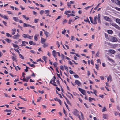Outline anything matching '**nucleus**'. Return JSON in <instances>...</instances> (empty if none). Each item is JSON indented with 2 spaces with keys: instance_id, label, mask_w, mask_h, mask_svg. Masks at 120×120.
Here are the masks:
<instances>
[{
  "instance_id": "f257e3e1",
  "label": "nucleus",
  "mask_w": 120,
  "mask_h": 120,
  "mask_svg": "<svg viewBox=\"0 0 120 120\" xmlns=\"http://www.w3.org/2000/svg\"><path fill=\"white\" fill-rule=\"evenodd\" d=\"M56 79V77L55 76L53 77V78L50 81V83L52 84L54 86H57V85L55 84L56 83L55 82V80Z\"/></svg>"
},
{
  "instance_id": "f03ea898",
  "label": "nucleus",
  "mask_w": 120,
  "mask_h": 120,
  "mask_svg": "<svg viewBox=\"0 0 120 120\" xmlns=\"http://www.w3.org/2000/svg\"><path fill=\"white\" fill-rule=\"evenodd\" d=\"M78 89L82 94L85 95H86V93L84 90L79 88H78Z\"/></svg>"
},
{
  "instance_id": "7ed1b4c3",
  "label": "nucleus",
  "mask_w": 120,
  "mask_h": 120,
  "mask_svg": "<svg viewBox=\"0 0 120 120\" xmlns=\"http://www.w3.org/2000/svg\"><path fill=\"white\" fill-rule=\"evenodd\" d=\"M118 41L117 39L116 38L112 37L110 38V41L113 42H116Z\"/></svg>"
},
{
  "instance_id": "20e7f679",
  "label": "nucleus",
  "mask_w": 120,
  "mask_h": 120,
  "mask_svg": "<svg viewBox=\"0 0 120 120\" xmlns=\"http://www.w3.org/2000/svg\"><path fill=\"white\" fill-rule=\"evenodd\" d=\"M111 25L117 29L120 30V27L116 24L114 23H112L111 24Z\"/></svg>"
},
{
  "instance_id": "39448f33",
  "label": "nucleus",
  "mask_w": 120,
  "mask_h": 120,
  "mask_svg": "<svg viewBox=\"0 0 120 120\" xmlns=\"http://www.w3.org/2000/svg\"><path fill=\"white\" fill-rule=\"evenodd\" d=\"M20 35L17 34V35H15L12 37V38L14 39H16L19 38V37H20Z\"/></svg>"
},
{
  "instance_id": "423d86ee",
  "label": "nucleus",
  "mask_w": 120,
  "mask_h": 120,
  "mask_svg": "<svg viewBox=\"0 0 120 120\" xmlns=\"http://www.w3.org/2000/svg\"><path fill=\"white\" fill-rule=\"evenodd\" d=\"M75 84H77L78 86H79L81 85V83L78 80H76L75 83Z\"/></svg>"
},
{
  "instance_id": "0eeeda50",
  "label": "nucleus",
  "mask_w": 120,
  "mask_h": 120,
  "mask_svg": "<svg viewBox=\"0 0 120 120\" xmlns=\"http://www.w3.org/2000/svg\"><path fill=\"white\" fill-rule=\"evenodd\" d=\"M54 100L56 101H58L59 102L60 104V105H61V104L62 103L60 99H58L57 98H54Z\"/></svg>"
},
{
  "instance_id": "6e6552de",
  "label": "nucleus",
  "mask_w": 120,
  "mask_h": 120,
  "mask_svg": "<svg viewBox=\"0 0 120 120\" xmlns=\"http://www.w3.org/2000/svg\"><path fill=\"white\" fill-rule=\"evenodd\" d=\"M109 52L111 53L114 54L116 52L113 49H110L108 51Z\"/></svg>"
},
{
  "instance_id": "1a4fd4ad",
  "label": "nucleus",
  "mask_w": 120,
  "mask_h": 120,
  "mask_svg": "<svg viewBox=\"0 0 120 120\" xmlns=\"http://www.w3.org/2000/svg\"><path fill=\"white\" fill-rule=\"evenodd\" d=\"M45 14H46V15L47 16H49L50 17L51 15H49V10H46L45 11Z\"/></svg>"
},
{
  "instance_id": "9d476101",
  "label": "nucleus",
  "mask_w": 120,
  "mask_h": 120,
  "mask_svg": "<svg viewBox=\"0 0 120 120\" xmlns=\"http://www.w3.org/2000/svg\"><path fill=\"white\" fill-rule=\"evenodd\" d=\"M97 19V17L96 16L94 17V20L93 21H92V23L93 24H96L97 23V22L96 21V19Z\"/></svg>"
},
{
  "instance_id": "9b49d317",
  "label": "nucleus",
  "mask_w": 120,
  "mask_h": 120,
  "mask_svg": "<svg viewBox=\"0 0 120 120\" xmlns=\"http://www.w3.org/2000/svg\"><path fill=\"white\" fill-rule=\"evenodd\" d=\"M78 111L76 109H75L73 111V114L75 115L78 114Z\"/></svg>"
},
{
  "instance_id": "f8f14e48",
  "label": "nucleus",
  "mask_w": 120,
  "mask_h": 120,
  "mask_svg": "<svg viewBox=\"0 0 120 120\" xmlns=\"http://www.w3.org/2000/svg\"><path fill=\"white\" fill-rule=\"evenodd\" d=\"M107 80H108V82H109V80L110 81H112V78L111 77V76L110 75L109 76H108L107 78Z\"/></svg>"
},
{
  "instance_id": "ddd939ff",
  "label": "nucleus",
  "mask_w": 120,
  "mask_h": 120,
  "mask_svg": "<svg viewBox=\"0 0 120 120\" xmlns=\"http://www.w3.org/2000/svg\"><path fill=\"white\" fill-rule=\"evenodd\" d=\"M23 26L24 27H26L28 26L31 27V25L28 24H27L25 23H23Z\"/></svg>"
},
{
  "instance_id": "4468645a",
  "label": "nucleus",
  "mask_w": 120,
  "mask_h": 120,
  "mask_svg": "<svg viewBox=\"0 0 120 120\" xmlns=\"http://www.w3.org/2000/svg\"><path fill=\"white\" fill-rule=\"evenodd\" d=\"M13 19L15 21L18 22L19 20V19L18 17H13Z\"/></svg>"
},
{
  "instance_id": "2eb2a0df",
  "label": "nucleus",
  "mask_w": 120,
  "mask_h": 120,
  "mask_svg": "<svg viewBox=\"0 0 120 120\" xmlns=\"http://www.w3.org/2000/svg\"><path fill=\"white\" fill-rule=\"evenodd\" d=\"M52 54L54 57H56V51L55 50H53L52 52Z\"/></svg>"
},
{
  "instance_id": "dca6fc26",
  "label": "nucleus",
  "mask_w": 120,
  "mask_h": 120,
  "mask_svg": "<svg viewBox=\"0 0 120 120\" xmlns=\"http://www.w3.org/2000/svg\"><path fill=\"white\" fill-rule=\"evenodd\" d=\"M42 44H43V46L44 47H46L48 46L47 43H46L44 42H42Z\"/></svg>"
},
{
  "instance_id": "f3484780",
  "label": "nucleus",
  "mask_w": 120,
  "mask_h": 120,
  "mask_svg": "<svg viewBox=\"0 0 120 120\" xmlns=\"http://www.w3.org/2000/svg\"><path fill=\"white\" fill-rule=\"evenodd\" d=\"M115 3L117 5L120 6V1L119 0H117Z\"/></svg>"
},
{
  "instance_id": "a211bd4d",
  "label": "nucleus",
  "mask_w": 120,
  "mask_h": 120,
  "mask_svg": "<svg viewBox=\"0 0 120 120\" xmlns=\"http://www.w3.org/2000/svg\"><path fill=\"white\" fill-rule=\"evenodd\" d=\"M115 57L116 58L120 59V53L118 54L117 55H116Z\"/></svg>"
},
{
  "instance_id": "6ab92c4d",
  "label": "nucleus",
  "mask_w": 120,
  "mask_h": 120,
  "mask_svg": "<svg viewBox=\"0 0 120 120\" xmlns=\"http://www.w3.org/2000/svg\"><path fill=\"white\" fill-rule=\"evenodd\" d=\"M116 22L118 24H120V19L117 18V19L116 20Z\"/></svg>"
},
{
  "instance_id": "aec40b11",
  "label": "nucleus",
  "mask_w": 120,
  "mask_h": 120,
  "mask_svg": "<svg viewBox=\"0 0 120 120\" xmlns=\"http://www.w3.org/2000/svg\"><path fill=\"white\" fill-rule=\"evenodd\" d=\"M107 32L109 34H112L113 32L111 30H108Z\"/></svg>"
},
{
  "instance_id": "412c9836",
  "label": "nucleus",
  "mask_w": 120,
  "mask_h": 120,
  "mask_svg": "<svg viewBox=\"0 0 120 120\" xmlns=\"http://www.w3.org/2000/svg\"><path fill=\"white\" fill-rule=\"evenodd\" d=\"M104 18L106 21H109L110 19V18L109 17L107 16L105 17H104Z\"/></svg>"
},
{
  "instance_id": "4be33fe9",
  "label": "nucleus",
  "mask_w": 120,
  "mask_h": 120,
  "mask_svg": "<svg viewBox=\"0 0 120 120\" xmlns=\"http://www.w3.org/2000/svg\"><path fill=\"white\" fill-rule=\"evenodd\" d=\"M5 40L7 42L9 43H10L11 41V40H10L6 38Z\"/></svg>"
},
{
  "instance_id": "5701e85b",
  "label": "nucleus",
  "mask_w": 120,
  "mask_h": 120,
  "mask_svg": "<svg viewBox=\"0 0 120 120\" xmlns=\"http://www.w3.org/2000/svg\"><path fill=\"white\" fill-rule=\"evenodd\" d=\"M38 35L37 34L35 35L34 37V39L35 40L37 41L38 40V38H37V37L38 36Z\"/></svg>"
},
{
  "instance_id": "b1692460",
  "label": "nucleus",
  "mask_w": 120,
  "mask_h": 120,
  "mask_svg": "<svg viewBox=\"0 0 120 120\" xmlns=\"http://www.w3.org/2000/svg\"><path fill=\"white\" fill-rule=\"evenodd\" d=\"M107 58L110 61H112V62H113L114 61L112 59L110 58L108 56L107 57Z\"/></svg>"
},
{
  "instance_id": "393cba45",
  "label": "nucleus",
  "mask_w": 120,
  "mask_h": 120,
  "mask_svg": "<svg viewBox=\"0 0 120 120\" xmlns=\"http://www.w3.org/2000/svg\"><path fill=\"white\" fill-rule=\"evenodd\" d=\"M44 33L46 35V37H48V35L49 34V33L48 32L45 31H44Z\"/></svg>"
},
{
  "instance_id": "a878e982",
  "label": "nucleus",
  "mask_w": 120,
  "mask_h": 120,
  "mask_svg": "<svg viewBox=\"0 0 120 120\" xmlns=\"http://www.w3.org/2000/svg\"><path fill=\"white\" fill-rule=\"evenodd\" d=\"M19 55L20 58L23 59H24V57L22 55L20 54H19Z\"/></svg>"
},
{
  "instance_id": "bb28decb",
  "label": "nucleus",
  "mask_w": 120,
  "mask_h": 120,
  "mask_svg": "<svg viewBox=\"0 0 120 120\" xmlns=\"http://www.w3.org/2000/svg\"><path fill=\"white\" fill-rule=\"evenodd\" d=\"M22 80L24 81L27 82L28 81V80L27 78H23L22 79Z\"/></svg>"
},
{
  "instance_id": "cd10ccee",
  "label": "nucleus",
  "mask_w": 120,
  "mask_h": 120,
  "mask_svg": "<svg viewBox=\"0 0 120 120\" xmlns=\"http://www.w3.org/2000/svg\"><path fill=\"white\" fill-rule=\"evenodd\" d=\"M87 19H84V21L85 22H88L89 23H90V22L89 21V19L88 18H87Z\"/></svg>"
},
{
  "instance_id": "c85d7f7f",
  "label": "nucleus",
  "mask_w": 120,
  "mask_h": 120,
  "mask_svg": "<svg viewBox=\"0 0 120 120\" xmlns=\"http://www.w3.org/2000/svg\"><path fill=\"white\" fill-rule=\"evenodd\" d=\"M53 64L54 66L56 67V68L57 67V63L56 62H55Z\"/></svg>"
},
{
  "instance_id": "c756f323",
  "label": "nucleus",
  "mask_w": 120,
  "mask_h": 120,
  "mask_svg": "<svg viewBox=\"0 0 120 120\" xmlns=\"http://www.w3.org/2000/svg\"><path fill=\"white\" fill-rule=\"evenodd\" d=\"M103 117L104 119H107V115L106 114H103Z\"/></svg>"
},
{
  "instance_id": "7c9ffc66",
  "label": "nucleus",
  "mask_w": 120,
  "mask_h": 120,
  "mask_svg": "<svg viewBox=\"0 0 120 120\" xmlns=\"http://www.w3.org/2000/svg\"><path fill=\"white\" fill-rule=\"evenodd\" d=\"M6 36L8 37H12L11 35L8 33H6Z\"/></svg>"
},
{
  "instance_id": "2f4dec72",
  "label": "nucleus",
  "mask_w": 120,
  "mask_h": 120,
  "mask_svg": "<svg viewBox=\"0 0 120 120\" xmlns=\"http://www.w3.org/2000/svg\"><path fill=\"white\" fill-rule=\"evenodd\" d=\"M12 110H8V109H6V110H5L4 111L5 112H11V111Z\"/></svg>"
},
{
  "instance_id": "473e14b6",
  "label": "nucleus",
  "mask_w": 120,
  "mask_h": 120,
  "mask_svg": "<svg viewBox=\"0 0 120 120\" xmlns=\"http://www.w3.org/2000/svg\"><path fill=\"white\" fill-rule=\"evenodd\" d=\"M22 16L23 18H25L27 20H28L29 19L28 17H26L25 15H23Z\"/></svg>"
},
{
  "instance_id": "72a5a7b5",
  "label": "nucleus",
  "mask_w": 120,
  "mask_h": 120,
  "mask_svg": "<svg viewBox=\"0 0 120 120\" xmlns=\"http://www.w3.org/2000/svg\"><path fill=\"white\" fill-rule=\"evenodd\" d=\"M27 34H25L23 35V37L25 38H27Z\"/></svg>"
},
{
  "instance_id": "f704fd0d",
  "label": "nucleus",
  "mask_w": 120,
  "mask_h": 120,
  "mask_svg": "<svg viewBox=\"0 0 120 120\" xmlns=\"http://www.w3.org/2000/svg\"><path fill=\"white\" fill-rule=\"evenodd\" d=\"M39 20V19H34V23H38Z\"/></svg>"
},
{
  "instance_id": "c9c22d12",
  "label": "nucleus",
  "mask_w": 120,
  "mask_h": 120,
  "mask_svg": "<svg viewBox=\"0 0 120 120\" xmlns=\"http://www.w3.org/2000/svg\"><path fill=\"white\" fill-rule=\"evenodd\" d=\"M64 66L62 65H61L60 67V68L62 70H64Z\"/></svg>"
},
{
  "instance_id": "e433bc0d",
  "label": "nucleus",
  "mask_w": 120,
  "mask_h": 120,
  "mask_svg": "<svg viewBox=\"0 0 120 120\" xmlns=\"http://www.w3.org/2000/svg\"><path fill=\"white\" fill-rule=\"evenodd\" d=\"M114 8L116 10L120 11V8L117 7H115Z\"/></svg>"
},
{
  "instance_id": "4c0bfd02",
  "label": "nucleus",
  "mask_w": 120,
  "mask_h": 120,
  "mask_svg": "<svg viewBox=\"0 0 120 120\" xmlns=\"http://www.w3.org/2000/svg\"><path fill=\"white\" fill-rule=\"evenodd\" d=\"M73 19H70L69 20L68 24H70L71 22H72Z\"/></svg>"
},
{
  "instance_id": "58836bf2",
  "label": "nucleus",
  "mask_w": 120,
  "mask_h": 120,
  "mask_svg": "<svg viewBox=\"0 0 120 120\" xmlns=\"http://www.w3.org/2000/svg\"><path fill=\"white\" fill-rule=\"evenodd\" d=\"M44 12V11L43 10H41L40 11V13L41 15H42V14Z\"/></svg>"
},
{
  "instance_id": "ea45409f",
  "label": "nucleus",
  "mask_w": 120,
  "mask_h": 120,
  "mask_svg": "<svg viewBox=\"0 0 120 120\" xmlns=\"http://www.w3.org/2000/svg\"><path fill=\"white\" fill-rule=\"evenodd\" d=\"M93 90L94 91V93L97 96V95L96 94V93H97V91L94 89H93Z\"/></svg>"
},
{
  "instance_id": "a19ab883",
  "label": "nucleus",
  "mask_w": 120,
  "mask_h": 120,
  "mask_svg": "<svg viewBox=\"0 0 120 120\" xmlns=\"http://www.w3.org/2000/svg\"><path fill=\"white\" fill-rule=\"evenodd\" d=\"M101 4V3H99L98 4V5L97 6H96L94 9V10H96L97 8H98V6L100 5V4Z\"/></svg>"
},
{
  "instance_id": "79ce46f5",
  "label": "nucleus",
  "mask_w": 120,
  "mask_h": 120,
  "mask_svg": "<svg viewBox=\"0 0 120 120\" xmlns=\"http://www.w3.org/2000/svg\"><path fill=\"white\" fill-rule=\"evenodd\" d=\"M63 23L64 24V23H66L67 22V20L66 19H64L63 20Z\"/></svg>"
},
{
  "instance_id": "37998d69",
  "label": "nucleus",
  "mask_w": 120,
  "mask_h": 120,
  "mask_svg": "<svg viewBox=\"0 0 120 120\" xmlns=\"http://www.w3.org/2000/svg\"><path fill=\"white\" fill-rule=\"evenodd\" d=\"M66 31V30L65 29H64L63 31L62 32V33L64 34H65V33Z\"/></svg>"
},
{
  "instance_id": "c03bdc74",
  "label": "nucleus",
  "mask_w": 120,
  "mask_h": 120,
  "mask_svg": "<svg viewBox=\"0 0 120 120\" xmlns=\"http://www.w3.org/2000/svg\"><path fill=\"white\" fill-rule=\"evenodd\" d=\"M12 59L13 60V61H16V59L14 57L12 56Z\"/></svg>"
},
{
  "instance_id": "a18cd8bd",
  "label": "nucleus",
  "mask_w": 120,
  "mask_h": 120,
  "mask_svg": "<svg viewBox=\"0 0 120 120\" xmlns=\"http://www.w3.org/2000/svg\"><path fill=\"white\" fill-rule=\"evenodd\" d=\"M99 52L98 51L96 53L95 56L96 57L97 56V57H99Z\"/></svg>"
},
{
  "instance_id": "49530a36",
  "label": "nucleus",
  "mask_w": 120,
  "mask_h": 120,
  "mask_svg": "<svg viewBox=\"0 0 120 120\" xmlns=\"http://www.w3.org/2000/svg\"><path fill=\"white\" fill-rule=\"evenodd\" d=\"M13 46L15 48H16L18 47L17 45L16 44H13Z\"/></svg>"
},
{
  "instance_id": "de8ad7c7",
  "label": "nucleus",
  "mask_w": 120,
  "mask_h": 120,
  "mask_svg": "<svg viewBox=\"0 0 120 120\" xmlns=\"http://www.w3.org/2000/svg\"><path fill=\"white\" fill-rule=\"evenodd\" d=\"M45 40L44 38L41 39V42L42 43V42H44L45 41Z\"/></svg>"
},
{
  "instance_id": "09e8293b",
  "label": "nucleus",
  "mask_w": 120,
  "mask_h": 120,
  "mask_svg": "<svg viewBox=\"0 0 120 120\" xmlns=\"http://www.w3.org/2000/svg\"><path fill=\"white\" fill-rule=\"evenodd\" d=\"M47 58L45 56H43V57L42 59L46 62L45 60Z\"/></svg>"
},
{
  "instance_id": "8fccbe9b",
  "label": "nucleus",
  "mask_w": 120,
  "mask_h": 120,
  "mask_svg": "<svg viewBox=\"0 0 120 120\" xmlns=\"http://www.w3.org/2000/svg\"><path fill=\"white\" fill-rule=\"evenodd\" d=\"M92 6H89L86 7L85 8V9L86 10H87L88 8H90Z\"/></svg>"
},
{
  "instance_id": "3c124183",
  "label": "nucleus",
  "mask_w": 120,
  "mask_h": 120,
  "mask_svg": "<svg viewBox=\"0 0 120 120\" xmlns=\"http://www.w3.org/2000/svg\"><path fill=\"white\" fill-rule=\"evenodd\" d=\"M14 49L15 50L16 52H17L19 54L20 52L19 51L18 49Z\"/></svg>"
},
{
  "instance_id": "603ef678",
  "label": "nucleus",
  "mask_w": 120,
  "mask_h": 120,
  "mask_svg": "<svg viewBox=\"0 0 120 120\" xmlns=\"http://www.w3.org/2000/svg\"><path fill=\"white\" fill-rule=\"evenodd\" d=\"M29 44L30 45H32L33 44V41H30L29 42Z\"/></svg>"
},
{
  "instance_id": "864d4df0",
  "label": "nucleus",
  "mask_w": 120,
  "mask_h": 120,
  "mask_svg": "<svg viewBox=\"0 0 120 120\" xmlns=\"http://www.w3.org/2000/svg\"><path fill=\"white\" fill-rule=\"evenodd\" d=\"M6 11L8 12L9 14H12V13L11 11Z\"/></svg>"
},
{
  "instance_id": "5fc2aeb1",
  "label": "nucleus",
  "mask_w": 120,
  "mask_h": 120,
  "mask_svg": "<svg viewBox=\"0 0 120 120\" xmlns=\"http://www.w3.org/2000/svg\"><path fill=\"white\" fill-rule=\"evenodd\" d=\"M37 62H38L39 61H41V62L43 61L41 59V58H40V59L37 60Z\"/></svg>"
},
{
  "instance_id": "6e6d98bb",
  "label": "nucleus",
  "mask_w": 120,
  "mask_h": 120,
  "mask_svg": "<svg viewBox=\"0 0 120 120\" xmlns=\"http://www.w3.org/2000/svg\"><path fill=\"white\" fill-rule=\"evenodd\" d=\"M25 41H22V44L24 46H25L26 45L25 44Z\"/></svg>"
},
{
  "instance_id": "4d7b16f0",
  "label": "nucleus",
  "mask_w": 120,
  "mask_h": 120,
  "mask_svg": "<svg viewBox=\"0 0 120 120\" xmlns=\"http://www.w3.org/2000/svg\"><path fill=\"white\" fill-rule=\"evenodd\" d=\"M31 36L28 35L27 38L31 39Z\"/></svg>"
},
{
  "instance_id": "13d9d810",
  "label": "nucleus",
  "mask_w": 120,
  "mask_h": 120,
  "mask_svg": "<svg viewBox=\"0 0 120 120\" xmlns=\"http://www.w3.org/2000/svg\"><path fill=\"white\" fill-rule=\"evenodd\" d=\"M3 22L5 26H7V23L6 22H5L4 21H3Z\"/></svg>"
},
{
  "instance_id": "bf43d9fd",
  "label": "nucleus",
  "mask_w": 120,
  "mask_h": 120,
  "mask_svg": "<svg viewBox=\"0 0 120 120\" xmlns=\"http://www.w3.org/2000/svg\"><path fill=\"white\" fill-rule=\"evenodd\" d=\"M30 52L32 53L35 54V52L33 50H31L30 51Z\"/></svg>"
},
{
  "instance_id": "052dcab7",
  "label": "nucleus",
  "mask_w": 120,
  "mask_h": 120,
  "mask_svg": "<svg viewBox=\"0 0 120 120\" xmlns=\"http://www.w3.org/2000/svg\"><path fill=\"white\" fill-rule=\"evenodd\" d=\"M111 1L113 3H115V2H116L117 0H111Z\"/></svg>"
},
{
  "instance_id": "680f3d73",
  "label": "nucleus",
  "mask_w": 120,
  "mask_h": 120,
  "mask_svg": "<svg viewBox=\"0 0 120 120\" xmlns=\"http://www.w3.org/2000/svg\"><path fill=\"white\" fill-rule=\"evenodd\" d=\"M61 18V16H58V17L56 19V20H57V19H60V18Z\"/></svg>"
},
{
  "instance_id": "e2e57ef3",
  "label": "nucleus",
  "mask_w": 120,
  "mask_h": 120,
  "mask_svg": "<svg viewBox=\"0 0 120 120\" xmlns=\"http://www.w3.org/2000/svg\"><path fill=\"white\" fill-rule=\"evenodd\" d=\"M70 73L71 74H73L74 73V72L72 71L71 70H70L69 71Z\"/></svg>"
},
{
  "instance_id": "0e129e2a",
  "label": "nucleus",
  "mask_w": 120,
  "mask_h": 120,
  "mask_svg": "<svg viewBox=\"0 0 120 120\" xmlns=\"http://www.w3.org/2000/svg\"><path fill=\"white\" fill-rule=\"evenodd\" d=\"M64 103L67 108L68 109L69 108L68 105L66 103V102H64Z\"/></svg>"
},
{
  "instance_id": "69168bd1",
  "label": "nucleus",
  "mask_w": 120,
  "mask_h": 120,
  "mask_svg": "<svg viewBox=\"0 0 120 120\" xmlns=\"http://www.w3.org/2000/svg\"><path fill=\"white\" fill-rule=\"evenodd\" d=\"M89 18L90 19V20L91 22L92 23V18L91 17H89Z\"/></svg>"
},
{
  "instance_id": "338daca9",
  "label": "nucleus",
  "mask_w": 120,
  "mask_h": 120,
  "mask_svg": "<svg viewBox=\"0 0 120 120\" xmlns=\"http://www.w3.org/2000/svg\"><path fill=\"white\" fill-rule=\"evenodd\" d=\"M61 57L62 58V59L63 60H64V56L63 54H61Z\"/></svg>"
},
{
  "instance_id": "774afa93",
  "label": "nucleus",
  "mask_w": 120,
  "mask_h": 120,
  "mask_svg": "<svg viewBox=\"0 0 120 120\" xmlns=\"http://www.w3.org/2000/svg\"><path fill=\"white\" fill-rule=\"evenodd\" d=\"M74 76L75 78H79V76L77 75H74Z\"/></svg>"
}]
</instances>
